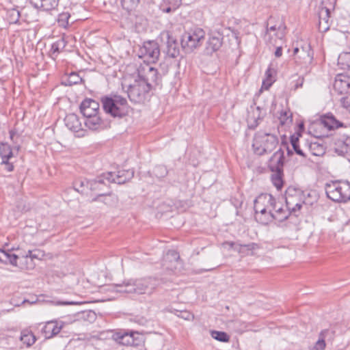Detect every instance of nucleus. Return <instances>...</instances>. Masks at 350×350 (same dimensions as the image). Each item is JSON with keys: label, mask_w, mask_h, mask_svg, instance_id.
<instances>
[{"label": "nucleus", "mask_w": 350, "mask_h": 350, "mask_svg": "<svg viewBox=\"0 0 350 350\" xmlns=\"http://www.w3.org/2000/svg\"><path fill=\"white\" fill-rule=\"evenodd\" d=\"M221 46V38L218 36H213L209 38L205 48V53L207 55H211L219 50Z\"/></svg>", "instance_id": "a878e982"}, {"label": "nucleus", "mask_w": 350, "mask_h": 350, "mask_svg": "<svg viewBox=\"0 0 350 350\" xmlns=\"http://www.w3.org/2000/svg\"><path fill=\"white\" fill-rule=\"evenodd\" d=\"M282 47L279 46V47H277L275 51V57H279L282 55Z\"/></svg>", "instance_id": "13d9d810"}, {"label": "nucleus", "mask_w": 350, "mask_h": 350, "mask_svg": "<svg viewBox=\"0 0 350 350\" xmlns=\"http://www.w3.org/2000/svg\"><path fill=\"white\" fill-rule=\"evenodd\" d=\"M0 153L3 162L8 161L13 156L11 148L6 144H3L0 147Z\"/></svg>", "instance_id": "2f4dec72"}, {"label": "nucleus", "mask_w": 350, "mask_h": 350, "mask_svg": "<svg viewBox=\"0 0 350 350\" xmlns=\"http://www.w3.org/2000/svg\"><path fill=\"white\" fill-rule=\"evenodd\" d=\"M135 336H139L138 333L131 332H118L113 335V338L118 343L126 346H135L137 345L136 342Z\"/></svg>", "instance_id": "aec40b11"}, {"label": "nucleus", "mask_w": 350, "mask_h": 350, "mask_svg": "<svg viewBox=\"0 0 350 350\" xmlns=\"http://www.w3.org/2000/svg\"><path fill=\"white\" fill-rule=\"evenodd\" d=\"M21 340L23 343L27 344V346H31L35 342L36 338L31 333H24L21 335Z\"/></svg>", "instance_id": "79ce46f5"}, {"label": "nucleus", "mask_w": 350, "mask_h": 350, "mask_svg": "<svg viewBox=\"0 0 350 350\" xmlns=\"http://www.w3.org/2000/svg\"><path fill=\"white\" fill-rule=\"evenodd\" d=\"M65 46L66 42L63 38H61L52 44L51 50L53 53H59Z\"/></svg>", "instance_id": "a19ab883"}, {"label": "nucleus", "mask_w": 350, "mask_h": 350, "mask_svg": "<svg viewBox=\"0 0 350 350\" xmlns=\"http://www.w3.org/2000/svg\"><path fill=\"white\" fill-rule=\"evenodd\" d=\"M323 126L328 130H334L343 126V124L336 118L332 114H327L322 116L317 125Z\"/></svg>", "instance_id": "4be33fe9"}, {"label": "nucleus", "mask_w": 350, "mask_h": 350, "mask_svg": "<svg viewBox=\"0 0 350 350\" xmlns=\"http://www.w3.org/2000/svg\"><path fill=\"white\" fill-rule=\"evenodd\" d=\"M138 77L151 89L152 86L158 85L161 82V72L149 64H144L138 68Z\"/></svg>", "instance_id": "1a4fd4ad"}, {"label": "nucleus", "mask_w": 350, "mask_h": 350, "mask_svg": "<svg viewBox=\"0 0 350 350\" xmlns=\"http://www.w3.org/2000/svg\"><path fill=\"white\" fill-rule=\"evenodd\" d=\"M154 173L156 176L161 178L164 177L167 174V171L165 166L158 165L154 169Z\"/></svg>", "instance_id": "49530a36"}, {"label": "nucleus", "mask_w": 350, "mask_h": 350, "mask_svg": "<svg viewBox=\"0 0 350 350\" xmlns=\"http://www.w3.org/2000/svg\"><path fill=\"white\" fill-rule=\"evenodd\" d=\"M273 72L274 70L271 69L270 67L266 71L265 75L267 76V79L264 80L262 82V87H264L265 88L268 89L271 85L272 82L273 81L272 79V75Z\"/></svg>", "instance_id": "58836bf2"}, {"label": "nucleus", "mask_w": 350, "mask_h": 350, "mask_svg": "<svg viewBox=\"0 0 350 350\" xmlns=\"http://www.w3.org/2000/svg\"><path fill=\"white\" fill-rule=\"evenodd\" d=\"M7 18L10 23H16L20 18V12L17 9L10 10L7 13Z\"/></svg>", "instance_id": "f704fd0d"}, {"label": "nucleus", "mask_w": 350, "mask_h": 350, "mask_svg": "<svg viewBox=\"0 0 350 350\" xmlns=\"http://www.w3.org/2000/svg\"><path fill=\"white\" fill-rule=\"evenodd\" d=\"M107 183L105 174H103L96 179L90 180V189L92 191H102L103 187L107 185Z\"/></svg>", "instance_id": "c85d7f7f"}, {"label": "nucleus", "mask_w": 350, "mask_h": 350, "mask_svg": "<svg viewBox=\"0 0 350 350\" xmlns=\"http://www.w3.org/2000/svg\"><path fill=\"white\" fill-rule=\"evenodd\" d=\"M162 36L167 38V53L172 57H175L179 54V46L176 40L172 37L169 31L162 33Z\"/></svg>", "instance_id": "5701e85b"}, {"label": "nucleus", "mask_w": 350, "mask_h": 350, "mask_svg": "<svg viewBox=\"0 0 350 350\" xmlns=\"http://www.w3.org/2000/svg\"><path fill=\"white\" fill-rule=\"evenodd\" d=\"M262 117L261 114V109L260 107H256L255 109H253L252 112H249L248 116V123L250 124V127H256L258 125V121L260 120Z\"/></svg>", "instance_id": "bb28decb"}, {"label": "nucleus", "mask_w": 350, "mask_h": 350, "mask_svg": "<svg viewBox=\"0 0 350 350\" xmlns=\"http://www.w3.org/2000/svg\"><path fill=\"white\" fill-rule=\"evenodd\" d=\"M298 52H299V48H297V47H295V48L294 49V50H293V53H294V55L297 54V53H298Z\"/></svg>", "instance_id": "e2e57ef3"}, {"label": "nucleus", "mask_w": 350, "mask_h": 350, "mask_svg": "<svg viewBox=\"0 0 350 350\" xmlns=\"http://www.w3.org/2000/svg\"><path fill=\"white\" fill-rule=\"evenodd\" d=\"M350 88V81L347 76L344 75H338L335 77L333 84L334 90L338 94H343L347 93Z\"/></svg>", "instance_id": "412c9836"}, {"label": "nucleus", "mask_w": 350, "mask_h": 350, "mask_svg": "<svg viewBox=\"0 0 350 350\" xmlns=\"http://www.w3.org/2000/svg\"><path fill=\"white\" fill-rule=\"evenodd\" d=\"M70 14L68 12H63L59 14L57 23L59 26L66 27L68 25V19L70 18Z\"/></svg>", "instance_id": "ea45409f"}, {"label": "nucleus", "mask_w": 350, "mask_h": 350, "mask_svg": "<svg viewBox=\"0 0 350 350\" xmlns=\"http://www.w3.org/2000/svg\"><path fill=\"white\" fill-rule=\"evenodd\" d=\"M58 1L59 0H31V3L37 9L49 11L58 5Z\"/></svg>", "instance_id": "393cba45"}, {"label": "nucleus", "mask_w": 350, "mask_h": 350, "mask_svg": "<svg viewBox=\"0 0 350 350\" xmlns=\"http://www.w3.org/2000/svg\"><path fill=\"white\" fill-rule=\"evenodd\" d=\"M150 90V88L146 81L137 77L132 83L127 85L126 92L131 101L140 103L144 99L146 94Z\"/></svg>", "instance_id": "6e6552de"}, {"label": "nucleus", "mask_w": 350, "mask_h": 350, "mask_svg": "<svg viewBox=\"0 0 350 350\" xmlns=\"http://www.w3.org/2000/svg\"><path fill=\"white\" fill-rule=\"evenodd\" d=\"M134 176L133 170H121L117 172H109L105 174V176L108 183H114L117 184H123L131 180Z\"/></svg>", "instance_id": "9b49d317"}, {"label": "nucleus", "mask_w": 350, "mask_h": 350, "mask_svg": "<svg viewBox=\"0 0 350 350\" xmlns=\"http://www.w3.org/2000/svg\"><path fill=\"white\" fill-rule=\"evenodd\" d=\"M110 198H111V200L113 201H116L117 200V198L116 196H112L111 195L108 196L107 197L105 198V203L107 204H111L110 202H109V200Z\"/></svg>", "instance_id": "4d7b16f0"}, {"label": "nucleus", "mask_w": 350, "mask_h": 350, "mask_svg": "<svg viewBox=\"0 0 350 350\" xmlns=\"http://www.w3.org/2000/svg\"><path fill=\"white\" fill-rule=\"evenodd\" d=\"M342 232L346 239L350 241V220L343 226Z\"/></svg>", "instance_id": "3c124183"}, {"label": "nucleus", "mask_w": 350, "mask_h": 350, "mask_svg": "<svg viewBox=\"0 0 350 350\" xmlns=\"http://www.w3.org/2000/svg\"><path fill=\"white\" fill-rule=\"evenodd\" d=\"M334 331L330 329L322 330L319 334L317 341L314 343L312 350H324L326 347V342H332L334 338Z\"/></svg>", "instance_id": "4468645a"}, {"label": "nucleus", "mask_w": 350, "mask_h": 350, "mask_svg": "<svg viewBox=\"0 0 350 350\" xmlns=\"http://www.w3.org/2000/svg\"><path fill=\"white\" fill-rule=\"evenodd\" d=\"M181 4V0H163L161 9L163 12H174Z\"/></svg>", "instance_id": "cd10ccee"}, {"label": "nucleus", "mask_w": 350, "mask_h": 350, "mask_svg": "<svg viewBox=\"0 0 350 350\" xmlns=\"http://www.w3.org/2000/svg\"><path fill=\"white\" fill-rule=\"evenodd\" d=\"M81 81L82 78L76 72L70 73L67 79V83L69 85L78 84Z\"/></svg>", "instance_id": "37998d69"}, {"label": "nucleus", "mask_w": 350, "mask_h": 350, "mask_svg": "<svg viewBox=\"0 0 350 350\" xmlns=\"http://www.w3.org/2000/svg\"><path fill=\"white\" fill-rule=\"evenodd\" d=\"M275 30L276 27L275 25L267 28V31H275Z\"/></svg>", "instance_id": "052dcab7"}, {"label": "nucleus", "mask_w": 350, "mask_h": 350, "mask_svg": "<svg viewBox=\"0 0 350 350\" xmlns=\"http://www.w3.org/2000/svg\"><path fill=\"white\" fill-rule=\"evenodd\" d=\"M310 49L309 46H308L306 49H304L302 47L301 48V57L304 58V59L307 57L308 61H311L312 57V55H310Z\"/></svg>", "instance_id": "8fccbe9b"}, {"label": "nucleus", "mask_w": 350, "mask_h": 350, "mask_svg": "<svg viewBox=\"0 0 350 350\" xmlns=\"http://www.w3.org/2000/svg\"><path fill=\"white\" fill-rule=\"evenodd\" d=\"M101 123L102 121L98 114L87 117L85 121V126L92 131L98 129L101 126Z\"/></svg>", "instance_id": "c756f323"}, {"label": "nucleus", "mask_w": 350, "mask_h": 350, "mask_svg": "<svg viewBox=\"0 0 350 350\" xmlns=\"http://www.w3.org/2000/svg\"><path fill=\"white\" fill-rule=\"evenodd\" d=\"M64 121L66 127L70 131L76 133L78 137L83 135L81 123L76 114L70 113L66 115L64 118Z\"/></svg>", "instance_id": "dca6fc26"}, {"label": "nucleus", "mask_w": 350, "mask_h": 350, "mask_svg": "<svg viewBox=\"0 0 350 350\" xmlns=\"http://www.w3.org/2000/svg\"><path fill=\"white\" fill-rule=\"evenodd\" d=\"M273 210L275 212L273 213L272 211H271V213L267 214L266 219L262 220V224H267L271 221L273 219H275L280 222H282L286 219L290 215L288 210L285 211L283 208L278 205V202L277 208H274Z\"/></svg>", "instance_id": "6ab92c4d"}, {"label": "nucleus", "mask_w": 350, "mask_h": 350, "mask_svg": "<svg viewBox=\"0 0 350 350\" xmlns=\"http://www.w3.org/2000/svg\"><path fill=\"white\" fill-rule=\"evenodd\" d=\"M211 335L214 339L220 342H228L229 340V336L224 332L211 331Z\"/></svg>", "instance_id": "c9c22d12"}, {"label": "nucleus", "mask_w": 350, "mask_h": 350, "mask_svg": "<svg viewBox=\"0 0 350 350\" xmlns=\"http://www.w3.org/2000/svg\"><path fill=\"white\" fill-rule=\"evenodd\" d=\"M179 255L175 250H169L163 257V267L167 271H173L177 267Z\"/></svg>", "instance_id": "a211bd4d"}, {"label": "nucleus", "mask_w": 350, "mask_h": 350, "mask_svg": "<svg viewBox=\"0 0 350 350\" xmlns=\"http://www.w3.org/2000/svg\"><path fill=\"white\" fill-rule=\"evenodd\" d=\"M347 78H350V67L346 70Z\"/></svg>", "instance_id": "680f3d73"}, {"label": "nucleus", "mask_w": 350, "mask_h": 350, "mask_svg": "<svg viewBox=\"0 0 350 350\" xmlns=\"http://www.w3.org/2000/svg\"><path fill=\"white\" fill-rule=\"evenodd\" d=\"M340 102L342 107L350 111V95L342 97Z\"/></svg>", "instance_id": "09e8293b"}, {"label": "nucleus", "mask_w": 350, "mask_h": 350, "mask_svg": "<svg viewBox=\"0 0 350 350\" xmlns=\"http://www.w3.org/2000/svg\"><path fill=\"white\" fill-rule=\"evenodd\" d=\"M325 192L327 197L334 202H346L350 200V184L334 182L327 184Z\"/></svg>", "instance_id": "423d86ee"}, {"label": "nucleus", "mask_w": 350, "mask_h": 350, "mask_svg": "<svg viewBox=\"0 0 350 350\" xmlns=\"http://www.w3.org/2000/svg\"><path fill=\"white\" fill-rule=\"evenodd\" d=\"M333 150L339 156L350 155V137L336 139L333 144Z\"/></svg>", "instance_id": "f3484780"}, {"label": "nucleus", "mask_w": 350, "mask_h": 350, "mask_svg": "<svg viewBox=\"0 0 350 350\" xmlns=\"http://www.w3.org/2000/svg\"><path fill=\"white\" fill-rule=\"evenodd\" d=\"M139 0H121V4L122 8L130 12L135 9L137 4L139 3Z\"/></svg>", "instance_id": "72a5a7b5"}, {"label": "nucleus", "mask_w": 350, "mask_h": 350, "mask_svg": "<svg viewBox=\"0 0 350 350\" xmlns=\"http://www.w3.org/2000/svg\"><path fill=\"white\" fill-rule=\"evenodd\" d=\"M301 207V201H299L298 202H295V204H293V209H288V211H289V213H295L297 211L299 210Z\"/></svg>", "instance_id": "864d4df0"}, {"label": "nucleus", "mask_w": 350, "mask_h": 350, "mask_svg": "<svg viewBox=\"0 0 350 350\" xmlns=\"http://www.w3.org/2000/svg\"><path fill=\"white\" fill-rule=\"evenodd\" d=\"M290 191H287L286 195V205L288 209H293V206L295 202L301 201L299 196H295L290 194Z\"/></svg>", "instance_id": "473e14b6"}, {"label": "nucleus", "mask_w": 350, "mask_h": 350, "mask_svg": "<svg viewBox=\"0 0 350 350\" xmlns=\"http://www.w3.org/2000/svg\"><path fill=\"white\" fill-rule=\"evenodd\" d=\"M90 180H81L79 181H77L75 185V189L78 192L84 193L85 192V188H89L90 185Z\"/></svg>", "instance_id": "e433bc0d"}, {"label": "nucleus", "mask_w": 350, "mask_h": 350, "mask_svg": "<svg viewBox=\"0 0 350 350\" xmlns=\"http://www.w3.org/2000/svg\"><path fill=\"white\" fill-rule=\"evenodd\" d=\"M329 10L326 7H321L319 12V29L321 31H326L329 29Z\"/></svg>", "instance_id": "b1692460"}, {"label": "nucleus", "mask_w": 350, "mask_h": 350, "mask_svg": "<svg viewBox=\"0 0 350 350\" xmlns=\"http://www.w3.org/2000/svg\"><path fill=\"white\" fill-rule=\"evenodd\" d=\"M228 244H229L231 247H234V246H235V247H234L235 250H238L237 246L239 245V250L240 252L241 251V250L243 248H246L248 251H252L258 247V245L254 243H251L245 244V245H241V244L237 245V243L231 242V243H228Z\"/></svg>", "instance_id": "4c0bfd02"}, {"label": "nucleus", "mask_w": 350, "mask_h": 350, "mask_svg": "<svg viewBox=\"0 0 350 350\" xmlns=\"http://www.w3.org/2000/svg\"><path fill=\"white\" fill-rule=\"evenodd\" d=\"M101 101L105 111L113 117L121 118L127 112V101L120 96H105L101 99Z\"/></svg>", "instance_id": "20e7f679"}, {"label": "nucleus", "mask_w": 350, "mask_h": 350, "mask_svg": "<svg viewBox=\"0 0 350 350\" xmlns=\"http://www.w3.org/2000/svg\"><path fill=\"white\" fill-rule=\"evenodd\" d=\"M65 323L62 321L53 320L47 321L42 328L45 338H50L60 332Z\"/></svg>", "instance_id": "2eb2a0df"}, {"label": "nucleus", "mask_w": 350, "mask_h": 350, "mask_svg": "<svg viewBox=\"0 0 350 350\" xmlns=\"http://www.w3.org/2000/svg\"><path fill=\"white\" fill-rule=\"evenodd\" d=\"M142 56L148 58L149 61L154 62L158 59L160 55V50L158 44L154 41L144 42L140 49Z\"/></svg>", "instance_id": "f8f14e48"}, {"label": "nucleus", "mask_w": 350, "mask_h": 350, "mask_svg": "<svg viewBox=\"0 0 350 350\" xmlns=\"http://www.w3.org/2000/svg\"><path fill=\"white\" fill-rule=\"evenodd\" d=\"M308 150L312 154L319 157L323 156L325 152L324 146L317 142L310 144Z\"/></svg>", "instance_id": "7c9ffc66"}, {"label": "nucleus", "mask_w": 350, "mask_h": 350, "mask_svg": "<svg viewBox=\"0 0 350 350\" xmlns=\"http://www.w3.org/2000/svg\"><path fill=\"white\" fill-rule=\"evenodd\" d=\"M79 302L77 301H57L55 303V305L57 306H68V305H78L79 304Z\"/></svg>", "instance_id": "603ef678"}, {"label": "nucleus", "mask_w": 350, "mask_h": 350, "mask_svg": "<svg viewBox=\"0 0 350 350\" xmlns=\"http://www.w3.org/2000/svg\"><path fill=\"white\" fill-rule=\"evenodd\" d=\"M157 286L154 279L146 278L125 280L122 284L109 286V288L120 293L151 295Z\"/></svg>", "instance_id": "f257e3e1"}, {"label": "nucleus", "mask_w": 350, "mask_h": 350, "mask_svg": "<svg viewBox=\"0 0 350 350\" xmlns=\"http://www.w3.org/2000/svg\"><path fill=\"white\" fill-rule=\"evenodd\" d=\"M254 208L256 219L262 224L267 215L277 208V202L271 194H261L255 199Z\"/></svg>", "instance_id": "7ed1b4c3"}, {"label": "nucleus", "mask_w": 350, "mask_h": 350, "mask_svg": "<svg viewBox=\"0 0 350 350\" xmlns=\"http://www.w3.org/2000/svg\"><path fill=\"white\" fill-rule=\"evenodd\" d=\"M2 163L5 165V168L8 172H12L13 170L14 166L12 163H9V161H2Z\"/></svg>", "instance_id": "6e6d98bb"}, {"label": "nucleus", "mask_w": 350, "mask_h": 350, "mask_svg": "<svg viewBox=\"0 0 350 350\" xmlns=\"http://www.w3.org/2000/svg\"><path fill=\"white\" fill-rule=\"evenodd\" d=\"M38 257V255L31 250H29L25 256L19 257L18 255L12 254L10 250L5 251L0 249V262L5 264L10 263L15 267H18L17 260H19L20 262H27L29 258L32 260L33 258H37Z\"/></svg>", "instance_id": "9d476101"}, {"label": "nucleus", "mask_w": 350, "mask_h": 350, "mask_svg": "<svg viewBox=\"0 0 350 350\" xmlns=\"http://www.w3.org/2000/svg\"><path fill=\"white\" fill-rule=\"evenodd\" d=\"M159 71H161V77L164 75H165L167 73L168 68L166 65H160L159 68L158 69Z\"/></svg>", "instance_id": "5fc2aeb1"}, {"label": "nucleus", "mask_w": 350, "mask_h": 350, "mask_svg": "<svg viewBox=\"0 0 350 350\" xmlns=\"http://www.w3.org/2000/svg\"><path fill=\"white\" fill-rule=\"evenodd\" d=\"M205 32L201 28L186 31L182 36L181 45L186 53H191L200 46L204 40Z\"/></svg>", "instance_id": "0eeeda50"}, {"label": "nucleus", "mask_w": 350, "mask_h": 350, "mask_svg": "<svg viewBox=\"0 0 350 350\" xmlns=\"http://www.w3.org/2000/svg\"><path fill=\"white\" fill-rule=\"evenodd\" d=\"M177 316L185 320L190 321L193 319V315L188 311H180Z\"/></svg>", "instance_id": "de8ad7c7"}, {"label": "nucleus", "mask_w": 350, "mask_h": 350, "mask_svg": "<svg viewBox=\"0 0 350 350\" xmlns=\"http://www.w3.org/2000/svg\"><path fill=\"white\" fill-rule=\"evenodd\" d=\"M291 144L293 148V150L295 151V152L297 154H299L303 157H306L305 152L303 151L302 149L300 148L299 143H298V139L297 138L291 139Z\"/></svg>", "instance_id": "a18cd8bd"}, {"label": "nucleus", "mask_w": 350, "mask_h": 350, "mask_svg": "<svg viewBox=\"0 0 350 350\" xmlns=\"http://www.w3.org/2000/svg\"><path fill=\"white\" fill-rule=\"evenodd\" d=\"M99 103L91 98L85 99L80 105V111L84 117L98 114Z\"/></svg>", "instance_id": "ddd939ff"}, {"label": "nucleus", "mask_w": 350, "mask_h": 350, "mask_svg": "<svg viewBox=\"0 0 350 350\" xmlns=\"http://www.w3.org/2000/svg\"><path fill=\"white\" fill-rule=\"evenodd\" d=\"M278 144V140L276 135L259 131L254 135L252 146L257 154L262 155L272 152Z\"/></svg>", "instance_id": "f03ea898"}, {"label": "nucleus", "mask_w": 350, "mask_h": 350, "mask_svg": "<svg viewBox=\"0 0 350 350\" xmlns=\"http://www.w3.org/2000/svg\"><path fill=\"white\" fill-rule=\"evenodd\" d=\"M284 159V152L282 149H279L273 154L269 162V167L273 172L271 175V180L278 190H280L283 186Z\"/></svg>", "instance_id": "39448f33"}, {"label": "nucleus", "mask_w": 350, "mask_h": 350, "mask_svg": "<svg viewBox=\"0 0 350 350\" xmlns=\"http://www.w3.org/2000/svg\"><path fill=\"white\" fill-rule=\"evenodd\" d=\"M279 120L281 125H289L292 122V117L286 111L281 113Z\"/></svg>", "instance_id": "c03bdc74"}, {"label": "nucleus", "mask_w": 350, "mask_h": 350, "mask_svg": "<svg viewBox=\"0 0 350 350\" xmlns=\"http://www.w3.org/2000/svg\"><path fill=\"white\" fill-rule=\"evenodd\" d=\"M303 83H304V78H301V79H300L299 80V81H297V83H296L295 87V89H297V88H299L302 87Z\"/></svg>", "instance_id": "bf43d9fd"}]
</instances>
